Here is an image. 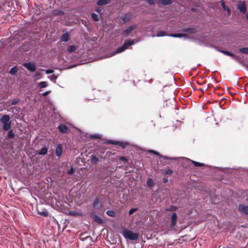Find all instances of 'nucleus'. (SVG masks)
<instances>
[{
	"label": "nucleus",
	"mask_w": 248,
	"mask_h": 248,
	"mask_svg": "<svg viewBox=\"0 0 248 248\" xmlns=\"http://www.w3.org/2000/svg\"><path fill=\"white\" fill-rule=\"evenodd\" d=\"M139 233L133 232L129 230H125V238L132 240H135L139 238Z\"/></svg>",
	"instance_id": "obj_1"
},
{
	"label": "nucleus",
	"mask_w": 248,
	"mask_h": 248,
	"mask_svg": "<svg viewBox=\"0 0 248 248\" xmlns=\"http://www.w3.org/2000/svg\"><path fill=\"white\" fill-rule=\"evenodd\" d=\"M23 66L26 68L31 72H34L36 70V67L34 62H25L23 64Z\"/></svg>",
	"instance_id": "obj_2"
},
{
	"label": "nucleus",
	"mask_w": 248,
	"mask_h": 248,
	"mask_svg": "<svg viewBox=\"0 0 248 248\" xmlns=\"http://www.w3.org/2000/svg\"><path fill=\"white\" fill-rule=\"evenodd\" d=\"M237 8L243 14H245L247 12L246 5L244 2H239L237 4Z\"/></svg>",
	"instance_id": "obj_3"
},
{
	"label": "nucleus",
	"mask_w": 248,
	"mask_h": 248,
	"mask_svg": "<svg viewBox=\"0 0 248 248\" xmlns=\"http://www.w3.org/2000/svg\"><path fill=\"white\" fill-rule=\"evenodd\" d=\"M102 206V203L101 201L98 198H95L93 202V207L96 209H99L101 208Z\"/></svg>",
	"instance_id": "obj_4"
},
{
	"label": "nucleus",
	"mask_w": 248,
	"mask_h": 248,
	"mask_svg": "<svg viewBox=\"0 0 248 248\" xmlns=\"http://www.w3.org/2000/svg\"><path fill=\"white\" fill-rule=\"evenodd\" d=\"M58 129L62 133L67 134L70 132L69 129L68 127L64 124H61L58 126Z\"/></svg>",
	"instance_id": "obj_5"
},
{
	"label": "nucleus",
	"mask_w": 248,
	"mask_h": 248,
	"mask_svg": "<svg viewBox=\"0 0 248 248\" xmlns=\"http://www.w3.org/2000/svg\"><path fill=\"white\" fill-rule=\"evenodd\" d=\"M10 117L8 115L5 114L3 115L0 119V121L1 123L2 124L8 123L9 122H11V121H10Z\"/></svg>",
	"instance_id": "obj_6"
},
{
	"label": "nucleus",
	"mask_w": 248,
	"mask_h": 248,
	"mask_svg": "<svg viewBox=\"0 0 248 248\" xmlns=\"http://www.w3.org/2000/svg\"><path fill=\"white\" fill-rule=\"evenodd\" d=\"M238 210L242 213L248 214V206L247 205H240L238 207Z\"/></svg>",
	"instance_id": "obj_7"
},
{
	"label": "nucleus",
	"mask_w": 248,
	"mask_h": 248,
	"mask_svg": "<svg viewBox=\"0 0 248 248\" xmlns=\"http://www.w3.org/2000/svg\"><path fill=\"white\" fill-rule=\"evenodd\" d=\"M62 147L61 144H59L58 145H57L56 149V155L57 156L60 157L62 155Z\"/></svg>",
	"instance_id": "obj_8"
},
{
	"label": "nucleus",
	"mask_w": 248,
	"mask_h": 248,
	"mask_svg": "<svg viewBox=\"0 0 248 248\" xmlns=\"http://www.w3.org/2000/svg\"><path fill=\"white\" fill-rule=\"evenodd\" d=\"M136 27L137 26L135 25H132L127 27L126 29H125V35L128 34L130 32H132V31L136 28Z\"/></svg>",
	"instance_id": "obj_9"
},
{
	"label": "nucleus",
	"mask_w": 248,
	"mask_h": 248,
	"mask_svg": "<svg viewBox=\"0 0 248 248\" xmlns=\"http://www.w3.org/2000/svg\"><path fill=\"white\" fill-rule=\"evenodd\" d=\"M106 143L107 144H114V145H120L122 147L124 148V145L122 142H120L117 141L112 140H108Z\"/></svg>",
	"instance_id": "obj_10"
},
{
	"label": "nucleus",
	"mask_w": 248,
	"mask_h": 248,
	"mask_svg": "<svg viewBox=\"0 0 248 248\" xmlns=\"http://www.w3.org/2000/svg\"><path fill=\"white\" fill-rule=\"evenodd\" d=\"M110 1L109 0H98L96 2V4L98 6H102L107 5L110 3Z\"/></svg>",
	"instance_id": "obj_11"
},
{
	"label": "nucleus",
	"mask_w": 248,
	"mask_h": 248,
	"mask_svg": "<svg viewBox=\"0 0 248 248\" xmlns=\"http://www.w3.org/2000/svg\"><path fill=\"white\" fill-rule=\"evenodd\" d=\"M177 220V215L175 213L172 214L171 217V226L173 227L175 226Z\"/></svg>",
	"instance_id": "obj_12"
},
{
	"label": "nucleus",
	"mask_w": 248,
	"mask_h": 248,
	"mask_svg": "<svg viewBox=\"0 0 248 248\" xmlns=\"http://www.w3.org/2000/svg\"><path fill=\"white\" fill-rule=\"evenodd\" d=\"M93 220L97 222L98 224H101L103 223V220L102 219L99 217H98L96 215H93Z\"/></svg>",
	"instance_id": "obj_13"
},
{
	"label": "nucleus",
	"mask_w": 248,
	"mask_h": 248,
	"mask_svg": "<svg viewBox=\"0 0 248 248\" xmlns=\"http://www.w3.org/2000/svg\"><path fill=\"white\" fill-rule=\"evenodd\" d=\"M69 38V35L68 33L66 32L63 34L61 38V41L66 42L68 40Z\"/></svg>",
	"instance_id": "obj_14"
},
{
	"label": "nucleus",
	"mask_w": 248,
	"mask_h": 248,
	"mask_svg": "<svg viewBox=\"0 0 248 248\" xmlns=\"http://www.w3.org/2000/svg\"><path fill=\"white\" fill-rule=\"evenodd\" d=\"M168 36L175 38H181L186 36V34L184 33L170 34Z\"/></svg>",
	"instance_id": "obj_15"
},
{
	"label": "nucleus",
	"mask_w": 248,
	"mask_h": 248,
	"mask_svg": "<svg viewBox=\"0 0 248 248\" xmlns=\"http://www.w3.org/2000/svg\"><path fill=\"white\" fill-rule=\"evenodd\" d=\"M124 51V44L121 46L116 49V50L113 52L112 55L117 53L122 52Z\"/></svg>",
	"instance_id": "obj_16"
},
{
	"label": "nucleus",
	"mask_w": 248,
	"mask_h": 248,
	"mask_svg": "<svg viewBox=\"0 0 248 248\" xmlns=\"http://www.w3.org/2000/svg\"><path fill=\"white\" fill-rule=\"evenodd\" d=\"M11 122L3 124L2 129L4 131H8L10 129Z\"/></svg>",
	"instance_id": "obj_17"
},
{
	"label": "nucleus",
	"mask_w": 248,
	"mask_h": 248,
	"mask_svg": "<svg viewBox=\"0 0 248 248\" xmlns=\"http://www.w3.org/2000/svg\"><path fill=\"white\" fill-rule=\"evenodd\" d=\"M78 46H68L67 48V51L69 53H72L76 51V50L77 49Z\"/></svg>",
	"instance_id": "obj_18"
},
{
	"label": "nucleus",
	"mask_w": 248,
	"mask_h": 248,
	"mask_svg": "<svg viewBox=\"0 0 248 248\" xmlns=\"http://www.w3.org/2000/svg\"><path fill=\"white\" fill-rule=\"evenodd\" d=\"M47 153V148L46 147H43L40 152L38 153V154L40 155H45Z\"/></svg>",
	"instance_id": "obj_19"
},
{
	"label": "nucleus",
	"mask_w": 248,
	"mask_h": 248,
	"mask_svg": "<svg viewBox=\"0 0 248 248\" xmlns=\"http://www.w3.org/2000/svg\"><path fill=\"white\" fill-rule=\"evenodd\" d=\"M134 40H132V41H131V40H125V44H124L125 49L128 46H130L131 45L134 44Z\"/></svg>",
	"instance_id": "obj_20"
},
{
	"label": "nucleus",
	"mask_w": 248,
	"mask_h": 248,
	"mask_svg": "<svg viewBox=\"0 0 248 248\" xmlns=\"http://www.w3.org/2000/svg\"><path fill=\"white\" fill-rule=\"evenodd\" d=\"M106 214L107 215L111 217H115L116 216L115 212L112 210H108L106 212Z\"/></svg>",
	"instance_id": "obj_21"
},
{
	"label": "nucleus",
	"mask_w": 248,
	"mask_h": 248,
	"mask_svg": "<svg viewBox=\"0 0 248 248\" xmlns=\"http://www.w3.org/2000/svg\"><path fill=\"white\" fill-rule=\"evenodd\" d=\"M15 135L12 130H10L7 134V138L9 139L14 138Z\"/></svg>",
	"instance_id": "obj_22"
},
{
	"label": "nucleus",
	"mask_w": 248,
	"mask_h": 248,
	"mask_svg": "<svg viewBox=\"0 0 248 248\" xmlns=\"http://www.w3.org/2000/svg\"><path fill=\"white\" fill-rule=\"evenodd\" d=\"M39 214L44 217H47L48 216V213L47 211L45 210H42L41 211H38Z\"/></svg>",
	"instance_id": "obj_23"
},
{
	"label": "nucleus",
	"mask_w": 248,
	"mask_h": 248,
	"mask_svg": "<svg viewBox=\"0 0 248 248\" xmlns=\"http://www.w3.org/2000/svg\"><path fill=\"white\" fill-rule=\"evenodd\" d=\"M183 31L185 32H188L191 33L195 32L194 29L193 28H184V29H183Z\"/></svg>",
	"instance_id": "obj_24"
},
{
	"label": "nucleus",
	"mask_w": 248,
	"mask_h": 248,
	"mask_svg": "<svg viewBox=\"0 0 248 248\" xmlns=\"http://www.w3.org/2000/svg\"><path fill=\"white\" fill-rule=\"evenodd\" d=\"M91 17L95 21H98L99 20V16L95 13H92L91 14Z\"/></svg>",
	"instance_id": "obj_25"
},
{
	"label": "nucleus",
	"mask_w": 248,
	"mask_h": 248,
	"mask_svg": "<svg viewBox=\"0 0 248 248\" xmlns=\"http://www.w3.org/2000/svg\"><path fill=\"white\" fill-rule=\"evenodd\" d=\"M39 86L41 88H45L47 86V83L46 81H41L39 83Z\"/></svg>",
	"instance_id": "obj_26"
},
{
	"label": "nucleus",
	"mask_w": 248,
	"mask_h": 248,
	"mask_svg": "<svg viewBox=\"0 0 248 248\" xmlns=\"http://www.w3.org/2000/svg\"><path fill=\"white\" fill-rule=\"evenodd\" d=\"M98 161V158L95 156L92 155L91 157V161L92 163L95 164Z\"/></svg>",
	"instance_id": "obj_27"
},
{
	"label": "nucleus",
	"mask_w": 248,
	"mask_h": 248,
	"mask_svg": "<svg viewBox=\"0 0 248 248\" xmlns=\"http://www.w3.org/2000/svg\"><path fill=\"white\" fill-rule=\"evenodd\" d=\"M167 35V33L165 31H159L157 33L156 36L162 37Z\"/></svg>",
	"instance_id": "obj_28"
},
{
	"label": "nucleus",
	"mask_w": 248,
	"mask_h": 248,
	"mask_svg": "<svg viewBox=\"0 0 248 248\" xmlns=\"http://www.w3.org/2000/svg\"><path fill=\"white\" fill-rule=\"evenodd\" d=\"M20 100L19 98L14 99L11 101V104L12 105H15L18 104L20 102Z\"/></svg>",
	"instance_id": "obj_29"
},
{
	"label": "nucleus",
	"mask_w": 248,
	"mask_h": 248,
	"mask_svg": "<svg viewBox=\"0 0 248 248\" xmlns=\"http://www.w3.org/2000/svg\"><path fill=\"white\" fill-rule=\"evenodd\" d=\"M239 50L243 53L248 54V47L241 48Z\"/></svg>",
	"instance_id": "obj_30"
},
{
	"label": "nucleus",
	"mask_w": 248,
	"mask_h": 248,
	"mask_svg": "<svg viewBox=\"0 0 248 248\" xmlns=\"http://www.w3.org/2000/svg\"><path fill=\"white\" fill-rule=\"evenodd\" d=\"M17 69L16 67H12L10 71H9V73L12 74V75H14L15 74L16 72H17Z\"/></svg>",
	"instance_id": "obj_31"
},
{
	"label": "nucleus",
	"mask_w": 248,
	"mask_h": 248,
	"mask_svg": "<svg viewBox=\"0 0 248 248\" xmlns=\"http://www.w3.org/2000/svg\"><path fill=\"white\" fill-rule=\"evenodd\" d=\"M171 2V0H160V2L165 5L169 4Z\"/></svg>",
	"instance_id": "obj_32"
},
{
	"label": "nucleus",
	"mask_w": 248,
	"mask_h": 248,
	"mask_svg": "<svg viewBox=\"0 0 248 248\" xmlns=\"http://www.w3.org/2000/svg\"><path fill=\"white\" fill-rule=\"evenodd\" d=\"M219 51L227 56H233V55L229 51H225V50H219Z\"/></svg>",
	"instance_id": "obj_33"
},
{
	"label": "nucleus",
	"mask_w": 248,
	"mask_h": 248,
	"mask_svg": "<svg viewBox=\"0 0 248 248\" xmlns=\"http://www.w3.org/2000/svg\"><path fill=\"white\" fill-rule=\"evenodd\" d=\"M147 185L149 186H154V183L153 182V181L152 180V179H148L147 180Z\"/></svg>",
	"instance_id": "obj_34"
},
{
	"label": "nucleus",
	"mask_w": 248,
	"mask_h": 248,
	"mask_svg": "<svg viewBox=\"0 0 248 248\" xmlns=\"http://www.w3.org/2000/svg\"><path fill=\"white\" fill-rule=\"evenodd\" d=\"M221 6H222V7L223 9V10H225V11H228V13H229V12H230L228 8H227L226 7L225 4L224 2H223V1H221Z\"/></svg>",
	"instance_id": "obj_35"
},
{
	"label": "nucleus",
	"mask_w": 248,
	"mask_h": 248,
	"mask_svg": "<svg viewBox=\"0 0 248 248\" xmlns=\"http://www.w3.org/2000/svg\"><path fill=\"white\" fill-rule=\"evenodd\" d=\"M192 163L194 164V165L196 167H201V166H203L204 165L203 164H202V163L197 162H196L194 161H192Z\"/></svg>",
	"instance_id": "obj_36"
},
{
	"label": "nucleus",
	"mask_w": 248,
	"mask_h": 248,
	"mask_svg": "<svg viewBox=\"0 0 248 248\" xmlns=\"http://www.w3.org/2000/svg\"><path fill=\"white\" fill-rule=\"evenodd\" d=\"M172 173V170L170 169H168L165 171V174H171Z\"/></svg>",
	"instance_id": "obj_37"
},
{
	"label": "nucleus",
	"mask_w": 248,
	"mask_h": 248,
	"mask_svg": "<svg viewBox=\"0 0 248 248\" xmlns=\"http://www.w3.org/2000/svg\"><path fill=\"white\" fill-rule=\"evenodd\" d=\"M103 9L101 7H97L95 8V11L98 13L100 14L102 11Z\"/></svg>",
	"instance_id": "obj_38"
},
{
	"label": "nucleus",
	"mask_w": 248,
	"mask_h": 248,
	"mask_svg": "<svg viewBox=\"0 0 248 248\" xmlns=\"http://www.w3.org/2000/svg\"><path fill=\"white\" fill-rule=\"evenodd\" d=\"M74 172V169L71 168L69 170H68L67 173L70 175L73 174Z\"/></svg>",
	"instance_id": "obj_39"
},
{
	"label": "nucleus",
	"mask_w": 248,
	"mask_h": 248,
	"mask_svg": "<svg viewBox=\"0 0 248 248\" xmlns=\"http://www.w3.org/2000/svg\"><path fill=\"white\" fill-rule=\"evenodd\" d=\"M54 71L51 69H47L45 71V73L46 74H49L53 73Z\"/></svg>",
	"instance_id": "obj_40"
},
{
	"label": "nucleus",
	"mask_w": 248,
	"mask_h": 248,
	"mask_svg": "<svg viewBox=\"0 0 248 248\" xmlns=\"http://www.w3.org/2000/svg\"><path fill=\"white\" fill-rule=\"evenodd\" d=\"M137 210V209L136 208H132V209H131L129 212V214L130 215H132V214H133Z\"/></svg>",
	"instance_id": "obj_41"
},
{
	"label": "nucleus",
	"mask_w": 248,
	"mask_h": 248,
	"mask_svg": "<svg viewBox=\"0 0 248 248\" xmlns=\"http://www.w3.org/2000/svg\"><path fill=\"white\" fill-rule=\"evenodd\" d=\"M57 78V76L55 74H53L50 76V79L52 80L56 79Z\"/></svg>",
	"instance_id": "obj_42"
},
{
	"label": "nucleus",
	"mask_w": 248,
	"mask_h": 248,
	"mask_svg": "<svg viewBox=\"0 0 248 248\" xmlns=\"http://www.w3.org/2000/svg\"><path fill=\"white\" fill-rule=\"evenodd\" d=\"M50 93V91H46L43 93V96H47L49 93Z\"/></svg>",
	"instance_id": "obj_43"
},
{
	"label": "nucleus",
	"mask_w": 248,
	"mask_h": 248,
	"mask_svg": "<svg viewBox=\"0 0 248 248\" xmlns=\"http://www.w3.org/2000/svg\"><path fill=\"white\" fill-rule=\"evenodd\" d=\"M69 215H72V216L75 215V212L73 211H70L69 212Z\"/></svg>",
	"instance_id": "obj_44"
},
{
	"label": "nucleus",
	"mask_w": 248,
	"mask_h": 248,
	"mask_svg": "<svg viewBox=\"0 0 248 248\" xmlns=\"http://www.w3.org/2000/svg\"><path fill=\"white\" fill-rule=\"evenodd\" d=\"M92 137L94 139H98L99 138V136L98 135H93L92 136Z\"/></svg>",
	"instance_id": "obj_45"
},
{
	"label": "nucleus",
	"mask_w": 248,
	"mask_h": 248,
	"mask_svg": "<svg viewBox=\"0 0 248 248\" xmlns=\"http://www.w3.org/2000/svg\"><path fill=\"white\" fill-rule=\"evenodd\" d=\"M150 152L153 153H154V154H156V155H158V153H157V152H155V151H153V150H150Z\"/></svg>",
	"instance_id": "obj_46"
},
{
	"label": "nucleus",
	"mask_w": 248,
	"mask_h": 248,
	"mask_svg": "<svg viewBox=\"0 0 248 248\" xmlns=\"http://www.w3.org/2000/svg\"><path fill=\"white\" fill-rule=\"evenodd\" d=\"M120 159L122 160V161H124V156H121L120 157Z\"/></svg>",
	"instance_id": "obj_47"
},
{
	"label": "nucleus",
	"mask_w": 248,
	"mask_h": 248,
	"mask_svg": "<svg viewBox=\"0 0 248 248\" xmlns=\"http://www.w3.org/2000/svg\"><path fill=\"white\" fill-rule=\"evenodd\" d=\"M16 111H19V110L20 109L19 107H17L16 108Z\"/></svg>",
	"instance_id": "obj_48"
},
{
	"label": "nucleus",
	"mask_w": 248,
	"mask_h": 248,
	"mask_svg": "<svg viewBox=\"0 0 248 248\" xmlns=\"http://www.w3.org/2000/svg\"><path fill=\"white\" fill-rule=\"evenodd\" d=\"M121 19H122L123 21H124V16H122L121 17Z\"/></svg>",
	"instance_id": "obj_49"
},
{
	"label": "nucleus",
	"mask_w": 248,
	"mask_h": 248,
	"mask_svg": "<svg viewBox=\"0 0 248 248\" xmlns=\"http://www.w3.org/2000/svg\"><path fill=\"white\" fill-rule=\"evenodd\" d=\"M122 233L124 235V230H122Z\"/></svg>",
	"instance_id": "obj_50"
},
{
	"label": "nucleus",
	"mask_w": 248,
	"mask_h": 248,
	"mask_svg": "<svg viewBox=\"0 0 248 248\" xmlns=\"http://www.w3.org/2000/svg\"><path fill=\"white\" fill-rule=\"evenodd\" d=\"M167 181H168V180L167 179H164V181H163V182L164 183H166Z\"/></svg>",
	"instance_id": "obj_51"
},
{
	"label": "nucleus",
	"mask_w": 248,
	"mask_h": 248,
	"mask_svg": "<svg viewBox=\"0 0 248 248\" xmlns=\"http://www.w3.org/2000/svg\"><path fill=\"white\" fill-rule=\"evenodd\" d=\"M124 145H125V147L127 145V143H126V142H125Z\"/></svg>",
	"instance_id": "obj_52"
},
{
	"label": "nucleus",
	"mask_w": 248,
	"mask_h": 248,
	"mask_svg": "<svg viewBox=\"0 0 248 248\" xmlns=\"http://www.w3.org/2000/svg\"><path fill=\"white\" fill-rule=\"evenodd\" d=\"M163 158H167V157L164 156V157H163Z\"/></svg>",
	"instance_id": "obj_53"
}]
</instances>
